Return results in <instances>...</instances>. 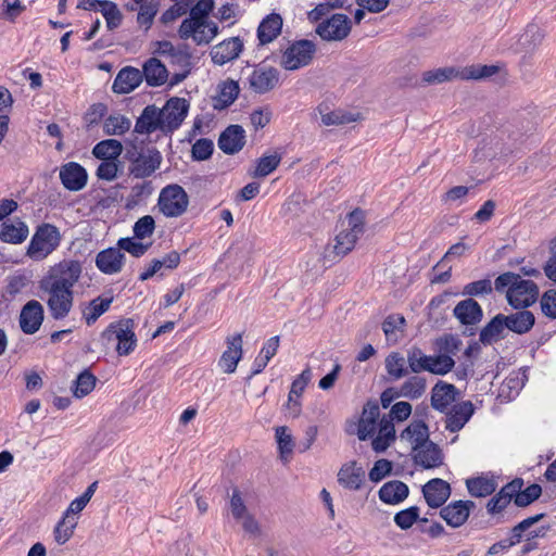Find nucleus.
I'll return each instance as SVG.
<instances>
[{
  "label": "nucleus",
  "instance_id": "32",
  "mask_svg": "<svg viewBox=\"0 0 556 556\" xmlns=\"http://www.w3.org/2000/svg\"><path fill=\"white\" fill-rule=\"evenodd\" d=\"M497 485L495 477L490 473H482L466 480L467 490L473 497H486L495 492Z\"/></svg>",
  "mask_w": 556,
  "mask_h": 556
},
{
  "label": "nucleus",
  "instance_id": "61",
  "mask_svg": "<svg viewBox=\"0 0 556 556\" xmlns=\"http://www.w3.org/2000/svg\"><path fill=\"white\" fill-rule=\"evenodd\" d=\"M155 229V222L151 215L140 217L134 225V233L137 239L150 237Z\"/></svg>",
  "mask_w": 556,
  "mask_h": 556
},
{
  "label": "nucleus",
  "instance_id": "39",
  "mask_svg": "<svg viewBox=\"0 0 556 556\" xmlns=\"http://www.w3.org/2000/svg\"><path fill=\"white\" fill-rule=\"evenodd\" d=\"M408 486L399 480L384 483L379 490V498L389 505H397L408 496Z\"/></svg>",
  "mask_w": 556,
  "mask_h": 556
},
{
  "label": "nucleus",
  "instance_id": "59",
  "mask_svg": "<svg viewBox=\"0 0 556 556\" xmlns=\"http://www.w3.org/2000/svg\"><path fill=\"white\" fill-rule=\"evenodd\" d=\"M493 290L492 281L490 279H481L467 283L462 294L466 296H481L490 294Z\"/></svg>",
  "mask_w": 556,
  "mask_h": 556
},
{
  "label": "nucleus",
  "instance_id": "11",
  "mask_svg": "<svg viewBox=\"0 0 556 556\" xmlns=\"http://www.w3.org/2000/svg\"><path fill=\"white\" fill-rule=\"evenodd\" d=\"M163 132H172L180 127L189 111V103L184 98H170L165 105L159 110Z\"/></svg>",
  "mask_w": 556,
  "mask_h": 556
},
{
  "label": "nucleus",
  "instance_id": "33",
  "mask_svg": "<svg viewBox=\"0 0 556 556\" xmlns=\"http://www.w3.org/2000/svg\"><path fill=\"white\" fill-rule=\"evenodd\" d=\"M112 302V295H103L83 303L80 305L83 319L88 326L94 324L101 315L109 311Z\"/></svg>",
  "mask_w": 556,
  "mask_h": 556
},
{
  "label": "nucleus",
  "instance_id": "3",
  "mask_svg": "<svg viewBox=\"0 0 556 556\" xmlns=\"http://www.w3.org/2000/svg\"><path fill=\"white\" fill-rule=\"evenodd\" d=\"M61 240L59 228L43 223L35 229L26 249V256L31 261L41 262L59 248Z\"/></svg>",
  "mask_w": 556,
  "mask_h": 556
},
{
  "label": "nucleus",
  "instance_id": "7",
  "mask_svg": "<svg viewBox=\"0 0 556 556\" xmlns=\"http://www.w3.org/2000/svg\"><path fill=\"white\" fill-rule=\"evenodd\" d=\"M364 232V216L359 211L352 212L341 225V230L334 238L333 252L344 256L351 252Z\"/></svg>",
  "mask_w": 556,
  "mask_h": 556
},
{
  "label": "nucleus",
  "instance_id": "42",
  "mask_svg": "<svg viewBox=\"0 0 556 556\" xmlns=\"http://www.w3.org/2000/svg\"><path fill=\"white\" fill-rule=\"evenodd\" d=\"M507 329L516 333H526L534 325V315L529 311H520L505 316Z\"/></svg>",
  "mask_w": 556,
  "mask_h": 556
},
{
  "label": "nucleus",
  "instance_id": "19",
  "mask_svg": "<svg viewBox=\"0 0 556 556\" xmlns=\"http://www.w3.org/2000/svg\"><path fill=\"white\" fill-rule=\"evenodd\" d=\"M60 179L65 189L79 191L87 185L88 174L80 164L68 162L60 168Z\"/></svg>",
  "mask_w": 556,
  "mask_h": 556
},
{
  "label": "nucleus",
  "instance_id": "23",
  "mask_svg": "<svg viewBox=\"0 0 556 556\" xmlns=\"http://www.w3.org/2000/svg\"><path fill=\"white\" fill-rule=\"evenodd\" d=\"M243 43L239 37H231L214 46L211 51L212 61L224 65L237 59L242 52Z\"/></svg>",
  "mask_w": 556,
  "mask_h": 556
},
{
  "label": "nucleus",
  "instance_id": "58",
  "mask_svg": "<svg viewBox=\"0 0 556 556\" xmlns=\"http://www.w3.org/2000/svg\"><path fill=\"white\" fill-rule=\"evenodd\" d=\"M497 70L495 65H471L466 67L460 76L466 79H481L494 75Z\"/></svg>",
  "mask_w": 556,
  "mask_h": 556
},
{
  "label": "nucleus",
  "instance_id": "15",
  "mask_svg": "<svg viewBox=\"0 0 556 556\" xmlns=\"http://www.w3.org/2000/svg\"><path fill=\"white\" fill-rule=\"evenodd\" d=\"M226 344L227 349L223 352L218 366L225 374H233L243 356L242 333L227 337Z\"/></svg>",
  "mask_w": 556,
  "mask_h": 556
},
{
  "label": "nucleus",
  "instance_id": "35",
  "mask_svg": "<svg viewBox=\"0 0 556 556\" xmlns=\"http://www.w3.org/2000/svg\"><path fill=\"white\" fill-rule=\"evenodd\" d=\"M240 87L238 81L226 79L218 84L217 94L213 98V108L215 110H224L231 105L238 98Z\"/></svg>",
  "mask_w": 556,
  "mask_h": 556
},
{
  "label": "nucleus",
  "instance_id": "34",
  "mask_svg": "<svg viewBox=\"0 0 556 556\" xmlns=\"http://www.w3.org/2000/svg\"><path fill=\"white\" fill-rule=\"evenodd\" d=\"M29 235L28 226L21 219L4 222L0 226V240L5 243L21 244Z\"/></svg>",
  "mask_w": 556,
  "mask_h": 556
},
{
  "label": "nucleus",
  "instance_id": "12",
  "mask_svg": "<svg viewBox=\"0 0 556 556\" xmlns=\"http://www.w3.org/2000/svg\"><path fill=\"white\" fill-rule=\"evenodd\" d=\"M350 31L351 20L344 14H333L316 27V33L326 41H341L349 36Z\"/></svg>",
  "mask_w": 556,
  "mask_h": 556
},
{
  "label": "nucleus",
  "instance_id": "29",
  "mask_svg": "<svg viewBox=\"0 0 556 556\" xmlns=\"http://www.w3.org/2000/svg\"><path fill=\"white\" fill-rule=\"evenodd\" d=\"M96 265L103 274H117L123 268L124 254L118 248L106 249L97 255Z\"/></svg>",
  "mask_w": 556,
  "mask_h": 556
},
{
  "label": "nucleus",
  "instance_id": "14",
  "mask_svg": "<svg viewBox=\"0 0 556 556\" xmlns=\"http://www.w3.org/2000/svg\"><path fill=\"white\" fill-rule=\"evenodd\" d=\"M380 419L379 405L375 401H368L362 410V415L356 425V435L361 441L374 438L377 432Z\"/></svg>",
  "mask_w": 556,
  "mask_h": 556
},
{
  "label": "nucleus",
  "instance_id": "44",
  "mask_svg": "<svg viewBox=\"0 0 556 556\" xmlns=\"http://www.w3.org/2000/svg\"><path fill=\"white\" fill-rule=\"evenodd\" d=\"M123 152V146L115 139H105L97 143L92 149V154L102 161L117 160Z\"/></svg>",
  "mask_w": 556,
  "mask_h": 556
},
{
  "label": "nucleus",
  "instance_id": "6",
  "mask_svg": "<svg viewBox=\"0 0 556 556\" xmlns=\"http://www.w3.org/2000/svg\"><path fill=\"white\" fill-rule=\"evenodd\" d=\"M135 324L131 319H121L111 323L101 334V339L105 344L117 342L116 352L118 355L130 354L136 345L137 339L135 334Z\"/></svg>",
  "mask_w": 556,
  "mask_h": 556
},
{
  "label": "nucleus",
  "instance_id": "13",
  "mask_svg": "<svg viewBox=\"0 0 556 556\" xmlns=\"http://www.w3.org/2000/svg\"><path fill=\"white\" fill-rule=\"evenodd\" d=\"M249 88L255 93H266L279 83V72L269 65L260 64L248 76Z\"/></svg>",
  "mask_w": 556,
  "mask_h": 556
},
{
  "label": "nucleus",
  "instance_id": "50",
  "mask_svg": "<svg viewBox=\"0 0 556 556\" xmlns=\"http://www.w3.org/2000/svg\"><path fill=\"white\" fill-rule=\"evenodd\" d=\"M77 519L63 516L62 520L58 522L54 529V540L58 544L63 545L72 538L77 526Z\"/></svg>",
  "mask_w": 556,
  "mask_h": 556
},
{
  "label": "nucleus",
  "instance_id": "24",
  "mask_svg": "<svg viewBox=\"0 0 556 556\" xmlns=\"http://www.w3.org/2000/svg\"><path fill=\"white\" fill-rule=\"evenodd\" d=\"M429 428L422 420H413L399 435L402 443L412 451L421 447L429 439Z\"/></svg>",
  "mask_w": 556,
  "mask_h": 556
},
{
  "label": "nucleus",
  "instance_id": "52",
  "mask_svg": "<svg viewBox=\"0 0 556 556\" xmlns=\"http://www.w3.org/2000/svg\"><path fill=\"white\" fill-rule=\"evenodd\" d=\"M276 440L280 453V457L287 462L293 451L292 435L288 433L287 427L276 428Z\"/></svg>",
  "mask_w": 556,
  "mask_h": 556
},
{
  "label": "nucleus",
  "instance_id": "1",
  "mask_svg": "<svg viewBox=\"0 0 556 556\" xmlns=\"http://www.w3.org/2000/svg\"><path fill=\"white\" fill-rule=\"evenodd\" d=\"M78 261L63 260L51 266L40 281V289L47 294V306L52 318H65L74 304V286L81 276Z\"/></svg>",
  "mask_w": 556,
  "mask_h": 556
},
{
  "label": "nucleus",
  "instance_id": "17",
  "mask_svg": "<svg viewBox=\"0 0 556 556\" xmlns=\"http://www.w3.org/2000/svg\"><path fill=\"white\" fill-rule=\"evenodd\" d=\"M445 413L446 430L457 432L470 420L475 413V406L470 401H462L451 406Z\"/></svg>",
  "mask_w": 556,
  "mask_h": 556
},
{
  "label": "nucleus",
  "instance_id": "57",
  "mask_svg": "<svg viewBox=\"0 0 556 556\" xmlns=\"http://www.w3.org/2000/svg\"><path fill=\"white\" fill-rule=\"evenodd\" d=\"M542 489L539 484H531L523 491L521 489L514 493V502L519 507H525L531 504L541 495Z\"/></svg>",
  "mask_w": 556,
  "mask_h": 556
},
{
  "label": "nucleus",
  "instance_id": "54",
  "mask_svg": "<svg viewBox=\"0 0 556 556\" xmlns=\"http://www.w3.org/2000/svg\"><path fill=\"white\" fill-rule=\"evenodd\" d=\"M419 519V507L410 506L406 509L400 510L394 515V523L402 530H407L413 527Z\"/></svg>",
  "mask_w": 556,
  "mask_h": 556
},
{
  "label": "nucleus",
  "instance_id": "45",
  "mask_svg": "<svg viewBox=\"0 0 556 556\" xmlns=\"http://www.w3.org/2000/svg\"><path fill=\"white\" fill-rule=\"evenodd\" d=\"M131 121L121 114H112L103 122V131L106 136H122L130 129Z\"/></svg>",
  "mask_w": 556,
  "mask_h": 556
},
{
  "label": "nucleus",
  "instance_id": "56",
  "mask_svg": "<svg viewBox=\"0 0 556 556\" xmlns=\"http://www.w3.org/2000/svg\"><path fill=\"white\" fill-rule=\"evenodd\" d=\"M157 11L159 5L155 1H150L141 4L137 15L138 24L146 30H148L151 27Z\"/></svg>",
  "mask_w": 556,
  "mask_h": 556
},
{
  "label": "nucleus",
  "instance_id": "40",
  "mask_svg": "<svg viewBox=\"0 0 556 556\" xmlns=\"http://www.w3.org/2000/svg\"><path fill=\"white\" fill-rule=\"evenodd\" d=\"M282 17L277 13L267 15L257 27V38L261 45L274 41L281 33Z\"/></svg>",
  "mask_w": 556,
  "mask_h": 556
},
{
  "label": "nucleus",
  "instance_id": "21",
  "mask_svg": "<svg viewBox=\"0 0 556 556\" xmlns=\"http://www.w3.org/2000/svg\"><path fill=\"white\" fill-rule=\"evenodd\" d=\"M338 482L350 491H357L365 482V470L355 460L348 462L338 471Z\"/></svg>",
  "mask_w": 556,
  "mask_h": 556
},
{
  "label": "nucleus",
  "instance_id": "55",
  "mask_svg": "<svg viewBox=\"0 0 556 556\" xmlns=\"http://www.w3.org/2000/svg\"><path fill=\"white\" fill-rule=\"evenodd\" d=\"M100 12L106 21V25L110 29L118 27L122 23V13L117 5L109 0H103L100 8Z\"/></svg>",
  "mask_w": 556,
  "mask_h": 556
},
{
  "label": "nucleus",
  "instance_id": "27",
  "mask_svg": "<svg viewBox=\"0 0 556 556\" xmlns=\"http://www.w3.org/2000/svg\"><path fill=\"white\" fill-rule=\"evenodd\" d=\"M371 439V447L377 453L384 452L396 440L395 427L390 418L383 415L379 419L377 432Z\"/></svg>",
  "mask_w": 556,
  "mask_h": 556
},
{
  "label": "nucleus",
  "instance_id": "20",
  "mask_svg": "<svg viewBox=\"0 0 556 556\" xmlns=\"http://www.w3.org/2000/svg\"><path fill=\"white\" fill-rule=\"evenodd\" d=\"M473 507L475 503L471 501H455L443 507L440 516L448 526L458 528L467 521Z\"/></svg>",
  "mask_w": 556,
  "mask_h": 556
},
{
  "label": "nucleus",
  "instance_id": "43",
  "mask_svg": "<svg viewBox=\"0 0 556 556\" xmlns=\"http://www.w3.org/2000/svg\"><path fill=\"white\" fill-rule=\"evenodd\" d=\"M506 327L505 316L502 314L496 315L483 329L480 331V341L482 343H492L502 338Z\"/></svg>",
  "mask_w": 556,
  "mask_h": 556
},
{
  "label": "nucleus",
  "instance_id": "5",
  "mask_svg": "<svg viewBox=\"0 0 556 556\" xmlns=\"http://www.w3.org/2000/svg\"><path fill=\"white\" fill-rule=\"evenodd\" d=\"M188 206L189 195L180 185L169 184L161 189L156 208L165 217L178 218L187 212Z\"/></svg>",
  "mask_w": 556,
  "mask_h": 556
},
{
  "label": "nucleus",
  "instance_id": "31",
  "mask_svg": "<svg viewBox=\"0 0 556 556\" xmlns=\"http://www.w3.org/2000/svg\"><path fill=\"white\" fill-rule=\"evenodd\" d=\"M142 81V73L134 67H125L116 75L112 89L115 93H129Z\"/></svg>",
  "mask_w": 556,
  "mask_h": 556
},
{
  "label": "nucleus",
  "instance_id": "8",
  "mask_svg": "<svg viewBox=\"0 0 556 556\" xmlns=\"http://www.w3.org/2000/svg\"><path fill=\"white\" fill-rule=\"evenodd\" d=\"M153 54L165 58L169 64L178 66L182 72L175 74V83L182 81L190 72L192 62L188 48L184 45L174 46L170 41L162 40L153 43Z\"/></svg>",
  "mask_w": 556,
  "mask_h": 556
},
{
  "label": "nucleus",
  "instance_id": "47",
  "mask_svg": "<svg viewBox=\"0 0 556 556\" xmlns=\"http://www.w3.org/2000/svg\"><path fill=\"white\" fill-rule=\"evenodd\" d=\"M525 375L520 372L511 374L500 388L498 396L503 400L510 401L515 399L522 389Z\"/></svg>",
  "mask_w": 556,
  "mask_h": 556
},
{
  "label": "nucleus",
  "instance_id": "25",
  "mask_svg": "<svg viewBox=\"0 0 556 556\" xmlns=\"http://www.w3.org/2000/svg\"><path fill=\"white\" fill-rule=\"evenodd\" d=\"M424 497L432 508L441 507L451 495L450 484L442 479H432L422 488Z\"/></svg>",
  "mask_w": 556,
  "mask_h": 556
},
{
  "label": "nucleus",
  "instance_id": "22",
  "mask_svg": "<svg viewBox=\"0 0 556 556\" xmlns=\"http://www.w3.org/2000/svg\"><path fill=\"white\" fill-rule=\"evenodd\" d=\"M162 155L155 150H148L140 154L130 165V173L136 178H146L151 176L161 165Z\"/></svg>",
  "mask_w": 556,
  "mask_h": 556
},
{
  "label": "nucleus",
  "instance_id": "38",
  "mask_svg": "<svg viewBox=\"0 0 556 556\" xmlns=\"http://www.w3.org/2000/svg\"><path fill=\"white\" fill-rule=\"evenodd\" d=\"M317 110L320 115V122L325 126H341L361 119L359 113H352L344 110L329 111L328 108L324 105H319Z\"/></svg>",
  "mask_w": 556,
  "mask_h": 556
},
{
  "label": "nucleus",
  "instance_id": "36",
  "mask_svg": "<svg viewBox=\"0 0 556 556\" xmlns=\"http://www.w3.org/2000/svg\"><path fill=\"white\" fill-rule=\"evenodd\" d=\"M454 316L463 325H476L481 321L483 313L478 302L472 299H466L455 306Z\"/></svg>",
  "mask_w": 556,
  "mask_h": 556
},
{
  "label": "nucleus",
  "instance_id": "60",
  "mask_svg": "<svg viewBox=\"0 0 556 556\" xmlns=\"http://www.w3.org/2000/svg\"><path fill=\"white\" fill-rule=\"evenodd\" d=\"M413 412V406L410 403L401 401L393 404L390 408L389 414L384 415L387 418H390V420L394 424L396 422H403L409 418Z\"/></svg>",
  "mask_w": 556,
  "mask_h": 556
},
{
  "label": "nucleus",
  "instance_id": "46",
  "mask_svg": "<svg viewBox=\"0 0 556 556\" xmlns=\"http://www.w3.org/2000/svg\"><path fill=\"white\" fill-rule=\"evenodd\" d=\"M281 154L274 152L270 154H264L257 162L252 176L256 178H263L271 174L279 166L281 162Z\"/></svg>",
  "mask_w": 556,
  "mask_h": 556
},
{
  "label": "nucleus",
  "instance_id": "9",
  "mask_svg": "<svg viewBox=\"0 0 556 556\" xmlns=\"http://www.w3.org/2000/svg\"><path fill=\"white\" fill-rule=\"evenodd\" d=\"M315 52L316 47L311 40H298L282 52L279 64L286 71H296L307 66Z\"/></svg>",
  "mask_w": 556,
  "mask_h": 556
},
{
  "label": "nucleus",
  "instance_id": "4",
  "mask_svg": "<svg viewBox=\"0 0 556 556\" xmlns=\"http://www.w3.org/2000/svg\"><path fill=\"white\" fill-rule=\"evenodd\" d=\"M407 363L415 374L428 371L433 375L444 376L450 372L455 362L447 354L426 355L420 349H412L407 353Z\"/></svg>",
  "mask_w": 556,
  "mask_h": 556
},
{
  "label": "nucleus",
  "instance_id": "18",
  "mask_svg": "<svg viewBox=\"0 0 556 556\" xmlns=\"http://www.w3.org/2000/svg\"><path fill=\"white\" fill-rule=\"evenodd\" d=\"M458 396L459 391L454 384L439 381L431 390V406L440 413H445Z\"/></svg>",
  "mask_w": 556,
  "mask_h": 556
},
{
  "label": "nucleus",
  "instance_id": "30",
  "mask_svg": "<svg viewBox=\"0 0 556 556\" xmlns=\"http://www.w3.org/2000/svg\"><path fill=\"white\" fill-rule=\"evenodd\" d=\"M412 452L415 463L427 469L439 467L443 462L441 450L431 440Z\"/></svg>",
  "mask_w": 556,
  "mask_h": 556
},
{
  "label": "nucleus",
  "instance_id": "16",
  "mask_svg": "<svg viewBox=\"0 0 556 556\" xmlns=\"http://www.w3.org/2000/svg\"><path fill=\"white\" fill-rule=\"evenodd\" d=\"M43 306L37 300L28 301L22 308L20 314V326L24 333H36L43 321Z\"/></svg>",
  "mask_w": 556,
  "mask_h": 556
},
{
  "label": "nucleus",
  "instance_id": "63",
  "mask_svg": "<svg viewBox=\"0 0 556 556\" xmlns=\"http://www.w3.org/2000/svg\"><path fill=\"white\" fill-rule=\"evenodd\" d=\"M392 470V463L388 459H379L369 470L368 477L370 481L377 483L384 479Z\"/></svg>",
  "mask_w": 556,
  "mask_h": 556
},
{
  "label": "nucleus",
  "instance_id": "51",
  "mask_svg": "<svg viewBox=\"0 0 556 556\" xmlns=\"http://www.w3.org/2000/svg\"><path fill=\"white\" fill-rule=\"evenodd\" d=\"M386 369L388 375L394 379H401L407 372L405 368V359L399 353H391L386 358Z\"/></svg>",
  "mask_w": 556,
  "mask_h": 556
},
{
  "label": "nucleus",
  "instance_id": "62",
  "mask_svg": "<svg viewBox=\"0 0 556 556\" xmlns=\"http://www.w3.org/2000/svg\"><path fill=\"white\" fill-rule=\"evenodd\" d=\"M214 150V143L211 139L202 138L192 146V156L194 160L204 161L208 159Z\"/></svg>",
  "mask_w": 556,
  "mask_h": 556
},
{
  "label": "nucleus",
  "instance_id": "37",
  "mask_svg": "<svg viewBox=\"0 0 556 556\" xmlns=\"http://www.w3.org/2000/svg\"><path fill=\"white\" fill-rule=\"evenodd\" d=\"M156 130L163 131L160 111L154 105H148L138 117L135 131L149 135Z\"/></svg>",
  "mask_w": 556,
  "mask_h": 556
},
{
  "label": "nucleus",
  "instance_id": "2",
  "mask_svg": "<svg viewBox=\"0 0 556 556\" xmlns=\"http://www.w3.org/2000/svg\"><path fill=\"white\" fill-rule=\"evenodd\" d=\"M495 290L505 292L509 305L515 308H525L532 305L539 295L538 286L529 279L514 273L500 275L494 282Z\"/></svg>",
  "mask_w": 556,
  "mask_h": 556
},
{
  "label": "nucleus",
  "instance_id": "26",
  "mask_svg": "<svg viewBox=\"0 0 556 556\" xmlns=\"http://www.w3.org/2000/svg\"><path fill=\"white\" fill-rule=\"evenodd\" d=\"M245 143V130L240 125L228 126L219 136L218 147L227 154L239 152Z\"/></svg>",
  "mask_w": 556,
  "mask_h": 556
},
{
  "label": "nucleus",
  "instance_id": "53",
  "mask_svg": "<svg viewBox=\"0 0 556 556\" xmlns=\"http://www.w3.org/2000/svg\"><path fill=\"white\" fill-rule=\"evenodd\" d=\"M94 384L96 377L88 371L81 372L74 382V395L78 399L86 396L93 390Z\"/></svg>",
  "mask_w": 556,
  "mask_h": 556
},
{
  "label": "nucleus",
  "instance_id": "41",
  "mask_svg": "<svg viewBox=\"0 0 556 556\" xmlns=\"http://www.w3.org/2000/svg\"><path fill=\"white\" fill-rule=\"evenodd\" d=\"M143 75L150 86H161L167 80V70L157 59L151 58L143 65Z\"/></svg>",
  "mask_w": 556,
  "mask_h": 556
},
{
  "label": "nucleus",
  "instance_id": "10",
  "mask_svg": "<svg viewBox=\"0 0 556 556\" xmlns=\"http://www.w3.org/2000/svg\"><path fill=\"white\" fill-rule=\"evenodd\" d=\"M218 34V26L211 21L185 18L178 29L181 39H192L197 45L210 43Z\"/></svg>",
  "mask_w": 556,
  "mask_h": 556
},
{
  "label": "nucleus",
  "instance_id": "49",
  "mask_svg": "<svg viewBox=\"0 0 556 556\" xmlns=\"http://www.w3.org/2000/svg\"><path fill=\"white\" fill-rule=\"evenodd\" d=\"M426 391V381L420 377H412L407 379L400 388L401 396L409 400H417L422 396Z\"/></svg>",
  "mask_w": 556,
  "mask_h": 556
},
{
  "label": "nucleus",
  "instance_id": "48",
  "mask_svg": "<svg viewBox=\"0 0 556 556\" xmlns=\"http://www.w3.org/2000/svg\"><path fill=\"white\" fill-rule=\"evenodd\" d=\"M458 76V72L454 67H440L424 72L421 81L426 85H437L452 80Z\"/></svg>",
  "mask_w": 556,
  "mask_h": 556
},
{
  "label": "nucleus",
  "instance_id": "28",
  "mask_svg": "<svg viewBox=\"0 0 556 556\" xmlns=\"http://www.w3.org/2000/svg\"><path fill=\"white\" fill-rule=\"evenodd\" d=\"M523 483L521 479H516L506 485H504L498 493H496L486 504L489 514L501 513L514 498V493L522 488Z\"/></svg>",
  "mask_w": 556,
  "mask_h": 556
},
{
  "label": "nucleus",
  "instance_id": "64",
  "mask_svg": "<svg viewBox=\"0 0 556 556\" xmlns=\"http://www.w3.org/2000/svg\"><path fill=\"white\" fill-rule=\"evenodd\" d=\"M541 308L547 317L556 318V290L551 289L543 293Z\"/></svg>",
  "mask_w": 556,
  "mask_h": 556
}]
</instances>
